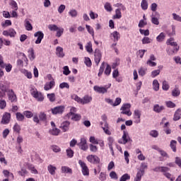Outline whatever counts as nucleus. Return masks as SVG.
<instances>
[{
    "label": "nucleus",
    "mask_w": 181,
    "mask_h": 181,
    "mask_svg": "<svg viewBox=\"0 0 181 181\" xmlns=\"http://www.w3.org/2000/svg\"><path fill=\"white\" fill-rule=\"evenodd\" d=\"M71 98L72 100H74V101H76L78 104H81L82 105H86V104H90L91 101H93V97L86 95L83 98L78 97V95L76 94H73L71 96Z\"/></svg>",
    "instance_id": "1"
},
{
    "label": "nucleus",
    "mask_w": 181,
    "mask_h": 181,
    "mask_svg": "<svg viewBox=\"0 0 181 181\" xmlns=\"http://www.w3.org/2000/svg\"><path fill=\"white\" fill-rule=\"evenodd\" d=\"M16 117L17 121L19 122H23V121H25V115H23V113L22 114L21 112H18L16 113Z\"/></svg>",
    "instance_id": "20"
},
{
    "label": "nucleus",
    "mask_w": 181,
    "mask_h": 181,
    "mask_svg": "<svg viewBox=\"0 0 181 181\" xmlns=\"http://www.w3.org/2000/svg\"><path fill=\"white\" fill-rule=\"evenodd\" d=\"M63 69H64L63 74H64V76H69V74L71 73V71H70V69L67 66H64Z\"/></svg>",
    "instance_id": "55"
},
{
    "label": "nucleus",
    "mask_w": 181,
    "mask_h": 181,
    "mask_svg": "<svg viewBox=\"0 0 181 181\" xmlns=\"http://www.w3.org/2000/svg\"><path fill=\"white\" fill-rule=\"evenodd\" d=\"M6 107V101L5 100H0V110H5Z\"/></svg>",
    "instance_id": "56"
},
{
    "label": "nucleus",
    "mask_w": 181,
    "mask_h": 181,
    "mask_svg": "<svg viewBox=\"0 0 181 181\" xmlns=\"http://www.w3.org/2000/svg\"><path fill=\"white\" fill-rule=\"evenodd\" d=\"M175 163V165H177L180 168H181V158L180 157H176Z\"/></svg>",
    "instance_id": "64"
},
{
    "label": "nucleus",
    "mask_w": 181,
    "mask_h": 181,
    "mask_svg": "<svg viewBox=\"0 0 181 181\" xmlns=\"http://www.w3.org/2000/svg\"><path fill=\"white\" fill-rule=\"evenodd\" d=\"M23 115L26 118L30 119L33 118V117H35V115H33V112L30 110H25L23 112Z\"/></svg>",
    "instance_id": "27"
},
{
    "label": "nucleus",
    "mask_w": 181,
    "mask_h": 181,
    "mask_svg": "<svg viewBox=\"0 0 181 181\" xmlns=\"http://www.w3.org/2000/svg\"><path fill=\"white\" fill-rule=\"evenodd\" d=\"M31 95L34 97V98H36L38 101H43L45 100V96H43V94L42 93L38 92L37 90H33L31 93Z\"/></svg>",
    "instance_id": "13"
},
{
    "label": "nucleus",
    "mask_w": 181,
    "mask_h": 181,
    "mask_svg": "<svg viewBox=\"0 0 181 181\" xmlns=\"http://www.w3.org/2000/svg\"><path fill=\"white\" fill-rule=\"evenodd\" d=\"M80 149L82 151H86L88 149V146H87V140L85 138H81V141L78 144Z\"/></svg>",
    "instance_id": "14"
},
{
    "label": "nucleus",
    "mask_w": 181,
    "mask_h": 181,
    "mask_svg": "<svg viewBox=\"0 0 181 181\" xmlns=\"http://www.w3.org/2000/svg\"><path fill=\"white\" fill-rule=\"evenodd\" d=\"M86 28L88 33H90V35H91V36H93V37H94V29L88 25H86Z\"/></svg>",
    "instance_id": "51"
},
{
    "label": "nucleus",
    "mask_w": 181,
    "mask_h": 181,
    "mask_svg": "<svg viewBox=\"0 0 181 181\" xmlns=\"http://www.w3.org/2000/svg\"><path fill=\"white\" fill-rule=\"evenodd\" d=\"M141 7L143 11H146V9H148V1L142 0L141 3Z\"/></svg>",
    "instance_id": "40"
},
{
    "label": "nucleus",
    "mask_w": 181,
    "mask_h": 181,
    "mask_svg": "<svg viewBox=\"0 0 181 181\" xmlns=\"http://www.w3.org/2000/svg\"><path fill=\"white\" fill-rule=\"evenodd\" d=\"M85 47L88 53H93V43L91 42H88Z\"/></svg>",
    "instance_id": "30"
},
{
    "label": "nucleus",
    "mask_w": 181,
    "mask_h": 181,
    "mask_svg": "<svg viewBox=\"0 0 181 181\" xmlns=\"http://www.w3.org/2000/svg\"><path fill=\"white\" fill-rule=\"evenodd\" d=\"M78 164L80 165L82 169V173L83 176H88L90 175V170H88V167H87V164H86V163H84L81 160L78 161Z\"/></svg>",
    "instance_id": "6"
},
{
    "label": "nucleus",
    "mask_w": 181,
    "mask_h": 181,
    "mask_svg": "<svg viewBox=\"0 0 181 181\" xmlns=\"http://www.w3.org/2000/svg\"><path fill=\"white\" fill-rule=\"evenodd\" d=\"M65 107L64 105H59L54 107L51 109V112L52 115H62L64 112Z\"/></svg>",
    "instance_id": "3"
},
{
    "label": "nucleus",
    "mask_w": 181,
    "mask_h": 181,
    "mask_svg": "<svg viewBox=\"0 0 181 181\" xmlns=\"http://www.w3.org/2000/svg\"><path fill=\"white\" fill-rule=\"evenodd\" d=\"M110 87H111V84L108 87L95 86L93 87V90L94 91L98 93L99 94H105L106 93H108V88H110Z\"/></svg>",
    "instance_id": "5"
},
{
    "label": "nucleus",
    "mask_w": 181,
    "mask_h": 181,
    "mask_svg": "<svg viewBox=\"0 0 181 181\" xmlns=\"http://www.w3.org/2000/svg\"><path fill=\"white\" fill-rule=\"evenodd\" d=\"M163 176L167 177V179H170L171 181H174L175 180V177L172 176V174H170V173H165L163 175Z\"/></svg>",
    "instance_id": "63"
},
{
    "label": "nucleus",
    "mask_w": 181,
    "mask_h": 181,
    "mask_svg": "<svg viewBox=\"0 0 181 181\" xmlns=\"http://www.w3.org/2000/svg\"><path fill=\"white\" fill-rule=\"evenodd\" d=\"M11 113L6 112H4V114L3 115L1 123L3 124V125H8V124H9V122H11Z\"/></svg>",
    "instance_id": "8"
},
{
    "label": "nucleus",
    "mask_w": 181,
    "mask_h": 181,
    "mask_svg": "<svg viewBox=\"0 0 181 181\" xmlns=\"http://www.w3.org/2000/svg\"><path fill=\"white\" fill-rule=\"evenodd\" d=\"M166 37V35L164 33H160V35L156 37L157 42H163L165 40V38Z\"/></svg>",
    "instance_id": "35"
},
{
    "label": "nucleus",
    "mask_w": 181,
    "mask_h": 181,
    "mask_svg": "<svg viewBox=\"0 0 181 181\" xmlns=\"http://www.w3.org/2000/svg\"><path fill=\"white\" fill-rule=\"evenodd\" d=\"M129 108H131V104L129 103L124 104L121 107V110H122L121 114L127 115L128 117H131V115H132V112H131Z\"/></svg>",
    "instance_id": "4"
},
{
    "label": "nucleus",
    "mask_w": 181,
    "mask_h": 181,
    "mask_svg": "<svg viewBox=\"0 0 181 181\" xmlns=\"http://www.w3.org/2000/svg\"><path fill=\"white\" fill-rule=\"evenodd\" d=\"M0 90L3 93H8L12 89H9V83L6 81H0Z\"/></svg>",
    "instance_id": "7"
},
{
    "label": "nucleus",
    "mask_w": 181,
    "mask_h": 181,
    "mask_svg": "<svg viewBox=\"0 0 181 181\" xmlns=\"http://www.w3.org/2000/svg\"><path fill=\"white\" fill-rule=\"evenodd\" d=\"M122 138L123 140V142L122 144H124V145H125V144H127V142H129V141L131 140V138H129V135L125 131L123 132V136Z\"/></svg>",
    "instance_id": "18"
},
{
    "label": "nucleus",
    "mask_w": 181,
    "mask_h": 181,
    "mask_svg": "<svg viewBox=\"0 0 181 181\" xmlns=\"http://www.w3.org/2000/svg\"><path fill=\"white\" fill-rule=\"evenodd\" d=\"M59 88H61L62 90H63V88L69 89L70 88V85H69L67 82H63L59 84Z\"/></svg>",
    "instance_id": "52"
},
{
    "label": "nucleus",
    "mask_w": 181,
    "mask_h": 181,
    "mask_svg": "<svg viewBox=\"0 0 181 181\" xmlns=\"http://www.w3.org/2000/svg\"><path fill=\"white\" fill-rule=\"evenodd\" d=\"M177 144V141H176L175 140H172L170 141V146L173 152H176V151H177V149H176Z\"/></svg>",
    "instance_id": "36"
},
{
    "label": "nucleus",
    "mask_w": 181,
    "mask_h": 181,
    "mask_svg": "<svg viewBox=\"0 0 181 181\" xmlns=\"http://www.w3.org/2000/svg\"><path fill=\"white\" fill-rule=\"evenodd\" d=\"M4 69L7 73H11L12 71V64H4Z\"/></svg>",
    "instance_id": "46"
},
{
    "label": "nucleus",
    "mask_w": 181,
    "mask_h": 181,
    "mask_svg": "<svg viewBox=\"0 0 181 181\" xmlns=\"http://www.w3.org/2000/svg\"><path fill=\"white\" fill-rule=\"evenodd\" d=\"M29 52H30V54L28 55V57H29L30 60L31 62H33V60H35V59L36 57L35 56V50H33V49H31V50Z\"/></svg>",
    "instance_id": "47"
},
{
    "label": "nucleus",
    "mask_w": 181,
    "mask_h": 181,
    "mask_svg": "<svg viewBox=\"0 0 181 181\" xmlns=\"http://www.w3.org/2000/svg\"><path fill=\"white\" fill-rule=\"evenodd\" d=\"M7 95L11 103H16V101H18V98L16 97V94H15L13 90L11 89L7 92Z\"/></svg>",
    "instance_id": "12"
},
{
    "label": "nucleus",
    "mask_w": 181,
    "mask_h": 181,
    "mask_svg": "<svg viewBox=\"0 0 181 181\" xmlns=\"http://www.w3.org/2000/svg\"><path fill=\"white\" fill-rule=\"evenodd\" d=\"M139 76H145V74H146V69L142 68V67L140 68L139 69Z\"/></svg>",
    "instance_id": "62"
},
{
    "label": "nucleus",
    "mask_w": 181,
    "mask_h": 181,
    "mask_svg": "<svg viewBox=\"0 0 181 181\" xmlns=\"http://www.w3.org/2000/svg\"><path fill=\"white\" fill-rule=\"evenodd\" d=\"M141 169L139 170V172H143V175H145V169H148V164L146 163H141Z\"/></svg>",
    "instance_id": "39"
},
{
    "label": "nucleus",
    "mask_w": 181,
    "mask_h": 181,
    "mask_svg": "<svg viewBox=\"0 0 181 181\" xmlns=\"http://www.w3.org/2000/svg\"><path fill=\"white\" fill-rule=\"evenodd\" d=\"M33 121L35 122V124H40V122H46V121H47V115H46L45 112H40L38 115L37 113H35L34 114Z\"/></svg>",
    "instance_id": "2"
},
{
    "label": "nucleus",
    "mask_w": 181,
    "mask_h": 181,
    "mask_svg": "<svg viewBox=\"0 0 181 181\" xmlns=\"http://www.w3.org/2000/svg\"><path fill=\"white\" fill-rule=\"evenodd\" d=\"M71 119L72 121H80L81 119V115L78 114L72 115Z\"/></svg>",
    "instance_id": "50"
},
{
    "label": "nucleus",
    "mask_w": 181,
    "mask_h": 181,
    "mask_svg": "<svg viewBox=\"0 0 181 181\" xmlns=\"http://www.w3.org/2000/svg\"><path fill=\"white\" fill-rule=\"evenodd\" d=\"M134 119L135 124H139L141 122V111L139 110H134Z\"/></svg>",
    "instance_id": "17"
},
{
    "label": "nucleus",
    "mask_w": 181,
    "mask_h": 181,
    "mask_svg": "<svg viewBox=\"0 0 181 181\" xmlns=\"http://www.w3.org/2000/svg\"><path fill=\"white\" fill-rule=\"evenodd\" d=\"M102 128L106 135H111V132L110 131V127L107 122L105 123L104 127H102Z\"/></svg>",
    "instance_id": "24"
},
{
    "label": "nucleus",
    "mask_w": 181,
    "mask_h": 181,
    "mask_svg": "<svg viewBox=\"0 0 181 181\" xmlns=\"http://www.w3.org/2000/svg\"><path fill=\"white\" fill-rule=\"evenodd\" d=\"M66 156L68 158H73V156H74V151L70 148H67L66 149Z\"/></svg>",
    "instance_id": "43"
},
{
    "label": "nucleus",
    "mask_w": 181,
    "mask_h": 181,
    "mask_svg": "<svg viewBox=\"0 0 181 181\" xmlns=\"http://www.w3.org/2000/svg\"><path fill=\"white\" fill-rule=\"evenodd\" d=\"M25 26L26 30H33V27L32 26L30 21H29V20H28V19H26L25 21Z\"/></svg>",
    "instance_id": "29"
},
{
    "label": "nucleus",
    "mask_w": 181,
    "mask_h": 181,
    "mask_svg": "<svg viewBox=\"0 0 181 181\" xmlns=\"http://www.w3.org/2000/svg\"><path fill=\"white\" fill-rule=\"evenodd\" d=\"M61 170L62 173H73V170L67 166H62Z\"/></svg>",
    "instance_id": "26"
},
{
    "label": "nucleus",
    "mask_w": 181,
    "mask_h": 181,
    "mask_svg": "<svg viewBox=\"0 0 181 181\" xmlns=\"http://www.w3.org/2000/svg\"><path fill=\"white\" fill-rule=\"evenodd\" d=\"M47 97L51 103L56 101V95L54 93H48Z\"/></svg>",
    "instance_id": "34"
},
{
    "label": "nucleus",
    "mask_w": 181,
    "mask_h": 181,
    "mask_svg": "<svg viewBox=\"0 0 181 181\" xmlns=\"http://www.w3.org/2000/svg\"><path fill=\"white\" fill-rule=\"evenodd\" d=\"M8 36L10 37H15L16 36V31L13 28L8 29Z\"/></svg>",
    "instance_id": "49"
},
{
    "label": "nucleus",
    "mask_w": 181,
    "mask_h": 181,
    "mask_svg": "<svg viewBox=\"0 0 181 181\" xmlns=\"http://www.w3.org/2000/svg\"><path fill=\"white\" fill-rule=\"evenodd\" d=\"M146 52V49H140L137 52V56H139L140 59H142Z\"/></svg>",
    "instance_id": "61"
},
{
    "label": "nucleus",
    "mask_w": 181,
    "mask_h": 181,
    "mask_svg": "<svg viewBox=\"0 0 181 181\" xmlns=\"http://www.w3.org/2000/svg\"><path fill=\"white\" fill-rule=\"evenodd\" d=\"M57 170V168L55 166H53L52 165H49L47 166V170H48L49 173H50L52 176H54V175H56Z\"/></svg>",
    "instance_id": "21"
},
{
    "label": "nucleus",
    "mask_w": 181,
    "mask_h": 181,
    "mask_svg": "<svg viewBox=\"0 0 181 181\" xmlns=\"http://www.w3.org/2000/svg\"><path fill=\"white\" fill-rule=\"evenodd\" d=\"M142 176H144V171H138L134 181L142 180Z\"/></svg>",
    "instance_id": "25"
},
{
    "label": "nucleus",
    "mask_w": 181,
    "mask_h": 181,
    "mask_svg": "<svg viewBox=\"0 0 181 181\" xmlns=\"http://www.w3.org/2000/svg\"><path fill=\"white\" fill-rule=\"evenodd\" d=\"M84 63L87 67H91L93 66V63L91 62V59L89 57H85Z\"/></svg>",
    "instance_id": "45"
},
{
    "label": "nucleus",
    "mask_w": 181,
    "mask_h": 181,
    "mask_svg": "<svg viewBox=\"0 0 181 181\" xmlns=\"http://www.w3.org/2000/svg\"><path fill=\"white\" fill-rule=\"evenodd\" d=\"M48 29L51 30V32H56L59 30V27L54 24H50L48 25Z\"/></svg>",
    "instance_id": "42"
},
{
    "label": "nucleus",
    "mask_w": 181,
    "mask_h": 181,
    "mask_svg": "<svg viewBox=\"0 0 181 181\" xmlns=\"http://www.w3.org/2000/svg\"><path fill=\"white\" fill-rule=\"evenodd\" d=\"M181 118V110L178 109L174 114L173 121H179Z\"/></svg>",
    "instance_id": "22"
},
{
    "label": "nucleus",
    "mask_w": 181,
    "mask_h": 181,
    "mask_svg": "<svg viewBox=\"0 0 181 181\" xmlns=\"http://www.w3.org/2000/svg\"><path fill=\"white\" fill-rule=\"evenodd\" d=\"M13 129L14 132H17V134L21 133V126L18 123H16L14 124Z\"/></svg>",
    "instance_id": "48"
},
{
    "label": "nucleus",
    "mask_w": 181,
    "mask_h": 181,
    "mask_svg": "<svg viewBox=\"0 0 181 181\" xmlns=\"http://www.w3.org/2000/svg\"><path fill=\"white\" fill-rule=\"evenodd\" d=\"M110 177H111V179H115V180H118V175H117L115 171L110 172Z\"/></svg>",
    "instance_id": "54"
},
{
    "label": "nucleus",
    "mask_w": 181,
    "mask_h": 181,
    "mask_svg": "<svg viewBox=\"0 0 181 181\" xmlns=\"http://www.w3.org/2000/svg\"><path fill=\"white\" fill-rule=\"evenodd\" d=\"M105 69V62H103L99 69V72L98 74V77H101V76H103V73H104Z\"/></svg>",
    "instance_id": "31"
},
{
    "label": "nucleus",
    "mask_w": 181,
    "mask_h": 181,
    "mask_svg": "<svg viewBox=\"0 0 181 181\" xmlns=\"http://www.w3.org/2000/svg\"><path fill=\"white\" fill-rule=\"evenodd\" d=\"M130 179H131V175H129V174L128 173H125L120 177L119 181H127V180H129Z\"/></svg>",
    "instance_id": "41"
},
{
    "label": "nucleus",
    "mask_w": 181,
    "mask_h": 181,
    "mask_svg": "<svg viewBox=\"0 0 181 181\" xmlns=\"http://www.w3.org/2000/svg\"><path fill=\"white\" fill-rule=\"evenodd\" d=\"M34 37H37L35 45H40L42 43V40H43V37H45V34L42 31H37L35 33Z\"/></svg>",
    "instance_id": "10"
},
{
    "label": "nucleus",
    "mask_w": 181,
    "mask_h": 181,
    "mask_svg": "<svg viewBox=\"0 0 181 181\" xmlns=\"http://www.w3.org/2000/svg\"><path fill=\"white\" fill-rule=\"evenodd\" d=\"M10 5L13 11H18V3L14 0H11Z\"/></svg>",
    "instance_id": "44"
},
{
    "label": "nucleus",
    "mask_w": 181,
    "mask_h": 181,
    "mask_svg": "<svg viewBox=\"0 0 181 181\" xmlns=\"http://www.w3.org/2000/svg\"><path fill=\"white\" fill-rule=\"evenodd\" d=\"M88 162L93 163V165H97L100 163V158L95 155H89L86 157Z\"/></svg>",
    "instance_id": "9"
},
{
    "label": "nucleus",
    "mask_w": 181,
    "mask_h": 181,
    "mask_svg": "<svg viewBox=\"0 0 181 181\" xmlns=\"http://www.w3.org/2000/svg\"><path fill=\"white\" fill-rule=\"evenodd\" d=\"M104 8L107 12H112V6L109 2L105 4Z\"/></svg>",
    "instance_id": "38"
},
{
    "label": "nucleus",
    "mask_w": 181,
    "mask_h": 181,
    "mask_svg": "<svg viewBox=\"0 0 181 181\" xmlns=\"http://www.w3.org/2000/svg\"><path fill=\"white\" fill-rule=\"evenodd\" d=\"M61 129L63 131V132H67L70 128V122L65 121L61 124L60 126Z\"/></svg>",
    "instance_id": "16"
},
{
    "label": "nucleus",
    "mask_w": 181,
    "mask_h": 181,
    "mask_svg": "<svg viewBox=\"0 0 181 181\" xmlns=\"http://www.w3.org/2000/svg\"><path fill=\"white\" fill-rule=\"evenodd\" d=\"M122 14L121 13V9L117 8L115 10V15L113 16V19H121Z\"/></svg>",
    "instance_id": "23"
},
{
    "label": "nucleus",
    "mask_w": 181,
    "mask_h": 181,
    "mask_svg": "<svg viewBox=\"0 0 181 181\" xmlns=\"http://www.w3.org/2000/svg\"><path fill=\"white\" fill-rule=\"evenodd\" d=\"M172 95L173 97H179L180 95V90H179V88H175L172 90Z\"/></svg>",
    "instance_id": "32"
},
{
    "label": "nucleus",
    "mask_w": 181,
    "mask_h": 181,
    "mask_svg": "<svg viewBox=\"0 0 181 181\" xmlns=\"http://www.w3.org/2000/svg\"><path fill=\"white\" fill-rule=\"evenodd\" d=\"M111 35L114 37V42H118L119 40V33L114 31Z\"/></svg>",
    "instance_id": "37"
},
{
    "label": "nucleus",
    "mask_w": 181,
    "mask_h": 181,
    "mask_svg": "<svg viewBox=\"0 0 181 181\" xmlns=\"http://www.w3.org/2000/svg\"><path fill=\"white\" fill-rule=\"evenodd\" d=\"M56 54L58 57H64V52H63V47H57L56 48Z\"/></svg>",
    "instance_id": "19"
},
{
    "label": "nucleus",
    "mask_w": 181,
    "mask_h": 181,
    "mask_svg": "<svg viewBox=\"0 0 181 181\" xmlns=\"http://www.w3.org/2000/svg\"><path fill=\"white\" fill-rule=\"evenodd\" d=\"M153 89L154 91H159V82L156 79L153 81Z\"/></svg>",
    "instance_id": "33"
},
{
    "label": "nucleus",
    "mask_w": 181,
    "mask_h": 181,
    "mask_svg": "<svg viewBox=\"0 0 181 181\" xmlns=\"http://www.w3.org/2000/svg\"><path fill=\"white\" fill-rule=\"evenodd\" d=\"M56 86V82L54 81V79H52L49 82H47L44 86V90L45 91H49V90H52L53 87Z\"/></svg>",
    "instance_id": "15"
},
{
    "label": "nucleus",
    "mask_w": 181,
    "mask_h": 181,
    "mask_svg": "<svg viewBox=\"0 0 181 181\" xmlns=\"http://www.w3.org/2000/svg\"><path fill=\"white\" fill-rule=\"evenodd\" d=\"M167 45H170V46L175 47V46H177V42H173V38L171 37L167 40Z\"/></svg>",
    "instance_id": "53"
},
{
    "label": "nucleus",
    "mask_w": 181,
    "mask_h": 181,
    "mask_svg": "<svg viewBox=\"0 0 181 181\" xmlns=\"http://www.w3.org/2000/svg\"><path fill=\"white\" fill-rule=\"evenodd\" d=\"M105 74L106 76H110V74H111V66H110V64H107L105 70Z\"/></svg>",
    "instance_id": "57"
},
{
    "label": "nucleus",
    "mask_w": 181,
    "mask_h": 181,
    "mask_svg": "<svg viewBox=\"0 0 181 181\" xmlns=\"http://www.w3.org/2000/svg\"><path fill=\"white\" fill-rule=\"evenodd\" d=\"M64 32V28H58L56 34L57 37H60L63 35Z\"/></svg>",
    "instance_id": "60"
},
{
    "label": "nucleus",
    "mask_w": 181,
    "mask_h": 181,
    "mask_svg": "<svg viewBox=\"0 0 181 181\" xmlns=\"http://www.w3.org/2000/svg\"><path fill=\"white\" fill-rule=\"evenodd\" d=\"M169 88H170V86H169V83H168V81H163V90H164L165 91H168Z\"/></svg>",
    "instance_id": "59"
},
{
    "label": "nucleus",
    "mask_w": 181,
    "mask_h": 181,
    "mask_svg": "<svg viewBox=\"0 0 181 181\" xmlns=\"http://www.w3.org/2000/svg\"><path fill=\"white\" fill-rule=\"evenodd\" d=\"M94 56L95 63L96 66H98V64H100V62H101V58L103 57V55L101 54V51H100V49H95Z\"/></svg>",
    "instance_id": "11"
},
{
    "label": "nucleus",
    "mask_w": 181,
    "mask_h": 181,
    "mask_svg": "<svg viewBox=\"0 0 181 181\" xmlns=\"http://www.w3.org/2000/svg\"><path fill=\"white\" fill-rule=\"evenodd\" d=\"M51 134H52V135H54L55 136H57V135H59L60 134V129H59L57 128H54L51 131Z\"/></svg>",
    "instance_id": "58"
},
{
    "label": "nucleus",
    "mask_w": 181,
    "mask_h": 181,
    "mask_svg": "<svg viewBox=\"0 0 181 181\" xmlns=\"http://www.w3.org/2000/svg\"><path fill=\"white\" fill-rule=\"evenodd\" d=\"M163 110H165V107L160 106L159 105H155L153 107V111H155V112H162Z\"/></svg>",
    "instance_id": "28"
}]
</instances>
